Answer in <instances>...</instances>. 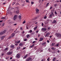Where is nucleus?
Segmentation results:
<instances>
[{
  "label": "nucleus",
  "instance_id": "obj_40",
  "mask_svg": "<svg viewBox=\"0 0 61 61\" xmlns=\"http://www.w3.org/2000/svg\"><path fill=\"white\" fill-rule=\"evenodd\" d=\"M44 19H46V16H45L44 17Z\"/></svg>",
  "mask_w": 61,
  "mask_h": 61
},
{
  "label": "nucleus",
  "instance_id": "obj_14",
  "mask_svg": "<svg viewBox=\"0 0 61 61\" xmlns=\"http://www.w3.org/2000/svg\"><path fill=\"white\" fill-rule=\"evenodd\" d=\"M5 37V36H2L1 38V40H3Z\"/></svg>",
  "mask_w": 61,
  "mask_h": 61
},
{
  "label": "nucleus",
  "instance_id": "obj_35",
  "mask_svg": "<svg viewBox=\"0 0 61 61\" xmlns=\"http://www.w3.org/2000/svg\"><path fill=\"white\" fill-rule=\"evenodd\" d=\"M50 59V58H49V57H48L47 59V60H48V61H49Z\"/></svg>",
  "mask_w": 61,
  "mask_h": 61
},
{
  "label": "nucleus",
  "instance_id": "obj_12",
  "mask_svg": "<svg viewBox=\"0 0 61 61\" xmlns=\"http://www.w3.org/2000/svg\"><path fill=\"white\" fill-rule=\"evenodd\" d=\"M50 35V33H48L46 34V35H45V37H47V36H48V35Z\"/></svg>",
  "mask_w": 61,
  "mask_h": 61
},
{
  "label": "nucleus",
  "instance_id": "obj_43",
  "mask_svg": "<svg viewBox=\"0 0 61 61\" xmlns=\"http://www.w3.org/2000/svg\"><path fill=\"white\" fill-rule=\"evenodd\" d=\"M24 40V41H26L27 40V39H25Z\"/></svg>",
  "mask_w": 61,
  "mask_h": 61
},
{
  "label": "nucleus",
  "instance_id": "obj_33",
  "mask_svg": "<svg viewBox=\"0 0 61 61\" xmlns=\"http://www.w3.org/2000/svg\"><path fill=\"white\" fill-rule=\"evenodd\" d=\"M48 5H49V3H48L46 4V7H47Z\"/></svg>",
  "mask_w": 61,
  "mask_h": 61
},
{
  "label": "nucleus",
  "instance_id": "obj_23",
  "mask_svg": "<svg viewBox=\"0 0 61 61\" xmlns=\"http://www.w3.org/2000/svg\"><path fill=\"white\" fill-rule=\"evenodd\" d=\"M5 18H6V17L5 16L4 17H2L1 18V19H5Z\"/></svg>",
  "mask_w": 61,
  "mask_h": 61
},
{
  "label": "nucleus",
  "instance_id": "obj_18",
  "mask_svg": "<svg viewBox=\"0 0 61 61\" xmlns=\"http://www.w3.org/2000/svg\"><path fill=\"white\" fill-rule=\"evenodd\" d=\"M20 41H15V43H17V44H19V43H20Z\"/></svg>",
  "mask_w": 61,
  "mask_h": 61
},
{
  "label": "nucleus",
  "instance_id": "obj_21",
  "mask_svg": "<svg viewBox=\"0 0 61 61\" xmlns=\"http://www.w3.org/2000/svg\"><path fill=\"white\" fill-rule=\"evenodd\" d=\"M27 55H26L25 56H24V57H23V58L24 59H25V58H26V57L27 56Z\"/></svg>",
  "mask_w": 61,
  "mask_h": 61
},
{
  "label": "nucleus",
  "instance_id": "obj_62",
  "mask_svg": "<svg viewBox=\"0 0 61 61\" xmlns=\"http://www.w3.org/2000/svg\"><path fill=\"white\" fill-rule=\"evenodd\" d=\"M36 33H38V31L37 30V31H36Z\"/></svg>",
  "mask_w": 61,
  "mask_h": 61
},
{
  "label": "nucleus",
  "instance_id": "obj_32",
  "mask_svg": "<svg viewBox=\"0 0 61 61\" xmlns=\"http://www.w3.org/2000/svg\"><path fill=\"white\" fill-rule=\"evenodd\" d=\"M15 4V2H13L12 3V5H13L14 4Z\"/></svg>",
  "mask_w": 61,
  "mask_h": 61
},
{
  "label": "nucleus",
  "instance_id": "obj_55",
  "mask_svg": "<svg viewBox=\"0 0 61 61\" xmlns=\"http://www.w3.org/2000/svg\"><path fill=\"white\" fill-rule=\"evenodd\" d=\"M56 5H57L56 4L55 5H54V6H55V7L56 6Z\"/></svg>",
  "mask_w": 61,
  "mask_h": 61
},
{
  "label": "nucleus",
  "instance_id": "obj_50",
  "mask_svg": "<svg viewBox=\"0 0 61 61\" xmlns=\"http://www.w3.org/2000/svg\"><path fill=\"white\" fill-rule=\"evenodd\" d=\"M40 52H43V50H41V51H40Z\"/></svg>",
  "mask_w": 61,
  "mask_h": 61
},
{
  "label": "nucleus",
  "instance_id": "obj_6",
  "mask_svg": "<svg viewBox=\"0 0 61 61\" xmlns=\"http://www.w3.org/2000/svg\"><path fill=\"white\" fill-rule=\"evenodd\" d=\"M46 29L44 28H43L41 29V31L42 32H45L46 30Z\"/></svg>",
  "mask_w": 61,
  "mask_h": 61
},
{
  "label": "nucleus",
  "instance_id": "obj_38",
  "mask_svg": "<svg viewBox=\"0 0 61 61\" xmlns=\"http://www.w3.org/2000/svg\"><path fill=\"white\" fill-rule=\"evenodd\" d=\"M30 33H31V32H32V30H30Z\"/></svg>",
  "mask_w": 61,
  "mask_h": 61
},
{
  "label": "nucleus",
  "instance_id": "obj_31",
  "mask_svg": "<svg viewBox=\"0 0 61 61\" xmlns=\"http://www.w3.org/2000/svg\"><path fill=\"white\" fill-rule=\"evenodd\" d=\"M16 12L17 14H18L19 13V10L16 11Z\"/></svg>",
  "mask_w": 61,
  "mask_h": 61
},
{
  "label": "nucleus",
  "instance_id": "obj_63",
  "mask_svg": "<svg viewBox=\"0 0 61 61\" xmlns=\"http://www.w3.org/2000/svg\"><path fill=\"white\" fill-rule=\"evenodd\" d=\"M57 52H58V53H59V50H58L57 51Z\"/></svg>",
  "mask_w": 61,
  "mask_h": 61
},
{
  "label": "nucleus",
  "instance_id": "obj_45",
  "mask_svg": "<svg viewBox=\"0 0 61 61\" xmlns=\"http://www.w3.org/2000/svg\"><path fill=\"white\" fill-rule=\"evenodd\" d=\"M36 18H37V17H36L34 19V20H36Z\"/></svg>",
  "mask_w": 61,
  "mask_h": 61
},
{
  "label": "nucleus",
  "instance_id": "obj_3",
  "mask_svg": "<svg viewBox=\"0 0 61 61\" xmlns=\"http://www.w3.org/2000/svg\"><path fill=\"white\" fill-rule=\"evenodd\" d=\"M17 15H15L13 17V19L14 20H15L16 19H17Z\"/></svg>",
  "mask_w": 61,
  "mask_h": 61
},
{
  "label": "nucleus",
  "instance_id": "obj_39",
  "mask_svg": "<svg viewBox=\"0 0 61 61\" xmlns=\"http://www.w3.org/2000/svg\"><path fill=\"white\" fill-rule=\"evenodd\" d=\"M25 21H24L23 22V24H25Z\"/></svg>",
  "mask_w": 61,
  "mask_h": 61
},
{
  "label": "nucleus",
  "instance_id": "obj_59",
  "mask_svg": "<svg viewBox=\"0 0 61 61\" xmlns=\"http://www.w3.org/2000/svg\"><path fill=\"white\" fill-rule=\"evenodd\" d=\"M35 43V41H34L33 42V43Z\"/></svg>",
  "mask_w": 61,
  "mask_h": 61
},
{
  "label": "nucleus",
  "instance_id": "obj_49",
  "mask_svg": "<svg viewBox=\"0 0 61 61\" xmlns=\"http://www.w3.org/2000/svg\"><path fill=\"white\" fill-rule=\"evenodd\" d=\"M43 23H42L41 24V25L42 26H43Z\"/></svg>",
  "mask_w": 61,
  "mask_h": 61
},
{
  "label": "nucleus",
  "instance_id": "obj_41",
  "mask_svg": "<svg viewBox=\"0 0 61 61\" xmlns=\"http://www.w3.org/2000/svg\"><path fill=\"white\" fill-rule=\"evenodd\" d=\"M50 27H49L48 28V30H50Z\"/></svg>",
  "mask_w": 61,
  "mask_h": 61
},
{
  "label": "nucleus",
  "instance_id": "obj_30",
  "mask_svg": "<svg viewBox=\"0 0 61 61\" xmlns=\"http://www.w3.org/2000/svg\"><path fill=\"white\" fill-rule=\"evenodd\" d=\"M37 26H36V27H35L34 29V30H36V29L37 28Z\"/></svg>",
  "mask_w": 61,
  "mask_h": 61
},
{
  "label": "nucleus",
  "instance_id": "obj_16",
  "mask_svg": "<svg viewBox=\"0 0 61 61\" xmlns=\"http://www.w3.org/2000/svg\"><path fill=\"white\" fill-rule=\"evenodd\" d=\"M54 13L56 15V16H57V13L56 12V10L55 11Z\"/></svg>",
  "mask_w": 61,
  "mask_h": 61
},
{
  "label": "nucleus",
  "instance_id": "obj_34",
  "mask_svg": "<svg viewBox=\"0 0 61 61\" xmlns=\"http://www.w3.org/2000/svg\"><path fill=\"white\" fill-rule=\"evenodd\" d=\"M34 46V44H33L32 46H30V47H31V48H32V47Z\"/></svg>",
  "mask_w": 61,
  "mask_h": 61
},
{
  "label": "nucleus",
  "instance_id": "obj_2",
  "mask_svg": "<svg viewBox=\"0 0 61 61\" xmlns=\"http://www.w3.org/2000/svg\"><path fill=\"white\" fill-rule=\"evenodd\" d=\"M55 16V14H54V12H51V14H50V18H52V17H54Z\"/></svg>",
  "mask_w": 61,
  "mask_h": 61
},
{
  "label": "nucleus",
  "instance_id": "obj_54",
  "mask_svg": "<svg viewBox=\"0 0 61 61\" xmlns=\"http://www.w3.org/2000/svg\"><path fill=\"white\" fill-rule=\"evenodd\" d=\"M47 43H49V40H47Z\"/></svg>",
  "mask_w": 61,
  "mask_h": 61
},
{
  "label": "nucleus",
  "instance_id": "obj_44",
  "mask_svg": "<svg viewBox=\"0 0 61 61\" xmlns=\"http://www.w3.org/2000/svg\"><path fill=\"white\" fill-rule=\"evenodd\" d=\"M31 4H34V2H31Z\"/></svg>",
  "mask_w": 61,
  "mask_h": 61
},
{
  "label": "nucleus",
  "instance_id": "obj_36",
  "mask_svg": "<svg viewBox=\"0 0 61 61\" xmlns=\"http://www.w3.org/2000/svg\"><path fill=\"white\" fill-rule=\"evenodd\" d=\"M15 45L16 46H17L18 45V44H15Z\"/></svg>",
  "mask_w": 61,
  "mask_h": 61
},
{
  "label": "nucleus",
  "instance_id": "obj_56",
  "mask_svg": "<svg viewBox=\"0 0 61 61\" xmlns=\"http://www.w3.org/2000/svg\"><path fill=\"white\" fill-rule=\"evenodd\" d=\"M44 59H42L41 60V61H44Z\"/></svg>",
  "mask_w": 61,
  "mask_h": 61
},
{
  "label": "nucleus",
  "instance_id": "obj_7",
  "mask_svg": "<svg viewBox=\"0 0 61 61\" xmlns=\"http://www.w3.org/2000/svg\"><path fill=\"white\" fill-rule=\"evenodd\" d=\"M12 52H9L7 53V54L8 55H11V54H12Z\"/></svg>",
  "mask_w": 61,
  "mask_h": 61
},
{
  "label": "nucleus",
  "instance_id": "obj_60",
  "mask_svg": "<svg viewBox=\"0 0 61 61\" xmlns=\"http://www.w3.org/2000/svg\"><path fill=\"white\" fill-rule=\"evenodd\" d=\"M25 49V47H24L23 48V49Z\"/></svg>",
  "mask_w": 61,
  "mask_h": 61
},
{
  "label": "nucleus",
  "instance_id": "obj_19",
  "mask_svg": "<svg viewBox=\"0 0 61 61\" xmlns=\"http://www.w3.org/2000/svg\"><path fill=\"white\" fill-rule=\"evenodd\" d=\"M10 47L11 48H14V46L13 45L10 46Z\"/></svg>",
  "mask_w": 61,
  "mask_h": 61
},
{
  "label": "nucleus",
  "instance_id": "obj_53",
  "mask_svg": "<svg viewBox=\"0 0 61 61\" xmlns=\"http://www.w3.org/2000/svg\"><path fill=\"white\" fill-rule=\"evenodd\" d=\"M14 29H11V31H14Z\"/></svg>",
  "mask_w": 61,
  "mask_h": 61
},
{
  "label": "nucleus",
  "instance_id": "obj_58",
  "mask_svg": "<svg viewBox=\"0 0 61 61\" xmlns=\"http://www.w3.org/2000/svg\"><path fill=\"white\" fill-rule=\"evenodd\" d=\"M26 28L27 29H28V27H27V26H26Z\"/></svg>",
  "mask_w": 61,
  "mask_h": 61
},
{
  "label": "nucleus",
  "instance_id": "obj_10",
  "mask_svg": "<svg viewBox=\"0 0 61 61\" xmlns=\"http://www.w3.org/2000/svg\"><path fill=\"white\" fill-rule=\"evenodd\" d=\"M32 59V58H29L28 59L26 60V61H29V60H31Z\"/></svg>",
  "mask_w": 61,
  "mask_h": 61
},
{
  "label": "nucleus",
  "instance_id": "obj_61",
  "mask_svg": "<svg viewBox=\"0 0 61 61\" xmlns=\"http://www.w3.org/2000/svg\"><path fill=\"white\" fill-rule=\"evenodd\" d=\"M17 25L16 24H14V25Z\"/></svg>",
  "mask_w": 61,
  "mask_h": 61
},
{
  "label": "nucleus",
  "instance_id": "obj_25",
  "mask_svg": "<svg viewBox=\"0 0 61 61\" xmlns=\"http://www.w3.org/2000/svg\"><path fill=\"white\" fill-rule=\"evenodd\" d=\"M30 37V35L29 34H28L27 36V38H29Z\"/></svg>",
  "mask_w": 61,
  "mask_h": 61
},
{
  "label": "nucleus",
  "instance_id": "obj_22",
  "mask_svg": "<svg viewBox=\"0 0 61 61\" xmlns=\"http://www.w3.org/2000/svg\"><path fill=\"white\" fill-rule=\"evenodd\" d=\"M42 45H43V46H44V45H46V42H44V43H43L42 44Z\"/></svg>",
  "mask_w": 61,
  "mask_h": 61
},
{
  "label": "nucleus",
  "instance_id": "obj_52",
  "mask_svg": "<svg viewBox=\"0 0 61 61\" xmlns=\"http://www.w3.org/2000/svg\"><path fill=\"white\" fill-rule=\"evenodd\" d=\"M35 40H37V38H35Z\"/></svg>",
  "mask_w": 61,
  "mask_h": 61
},
{
  "label": "nucleus",
  "instance_id": "obj_29",
  "mask_svg": "<svg viewBox=\"0 0 61 61\" xmlns=\"http://www.w3.org/2000/svg\"><path fill=\"white\" fill-rule=\"evenodd\" d=\"M20 47H17V50H18V49H20Z\"/></svg>",
  "mask_w": 61,
  "mask_h": 61
},
{
  "label": "nucleus",
  "instance_id": "obj_27",
  "mask_svg": "<svg viewBox=\"0 0 61 61\" xmlns=\"http://www.w3.org/2000/svg\"><path fill=\"white\" fill-rule=\"evenodd\" d=\"M19 18L20 19H21V16L19 15Z\"/></svg>",
  "mask_w": 61,
  "mask_h": 61
},
{
  "label": "nucleus",
  "instance_id": "obj_51",
  "mask_svg": "<svg viewBox=\"0 0 61 61\" xmlns=\"http://www.w3.org/2000/svg\"><path fill=\"white\" fill-rule=\"evenodd\" d=\"M52 37V36H50V38H51V37Z\"/></svg>",
  "mask_w": 61,
  "mask_h": 61
},
{
  "label": "nucleus",
  "instance_id": "obj_64",
  "mask_svg": "<svg viewBox=\"0 0 61 61\" xmlns=\"http://www.w3.org/2000/svg\"><path fill=\"white\" fill-rule=\"evenodd\" d=\"M12 59V57H11L10 58V59Z\"/></svg>",
  "mask_w": 61,
  "mask_h": 61
},
{
  "label": "nucleus",
  "instance_id": "obj_9",
  "mask_svg": "<svg viewBox=\"0 0 61 61\" xmlns=\"http://www.w3.org/2000/svg\"><path fill=\"white\" fill-rule=\"evenodd\" d=\"M52 24H56V20H53V22H52Z\"/></svg>",
  "mask_w": 61,
  "mask_h": 61
},
{
  "label": "nucleus",
  "instance_id": "obj_17",
  "mask_svg": "<svg viewBox=\"0 0 61 61\" xmlns=\"http://www.w3.org/2000/svg\"><path fill=\"white\" fill-rule=\"evenodd\" d=\"M51 49H52V50H53L56 49V48H55V47H52L51 48Z\"/></svg>",
  "mask_w": 61,
  "mask_h": 61
},
{
  "label": "nucleus",
  "instance_id": "obj_47",
  "mask_svg": "<svg viewBox=\"0 0 61 61\" xmlns=\"http://www.w3.org/2000/svg\"><path fill=\"white\" fill-rule=\"evenodd\" d=\"M38 37H39V36H40V34H38Z\"/></svg>",
  "mask_w": 61,
  "mask_h": 61
},
{
  "label": "nucleus",
  "instance_id": "obj_37",
  "mask_svg": "<svg viewBox=\"0 0 61 61\" xmlns=\"http://www.w3.org/2000/svg\"><path fill=\"white\" fill-rule=\"evenodd\" d=\"M26 1L27 3H28L29 2L28 0H26Z\"/></svg>",
  "mask_w": 61,
  "mask_h": 61
},
{
  "label": "nucleus",
  "instance_id": "obj_48",
  "mask_svg": "<svg viewBox=\"0 0 61 61\" xmlns=\"http://www.w3.org/2000/svg\"><path fill=\"white\" fill-rule=\"evenodd\" d=\"M3 31H4V32H5V33L6 32V30H4Z\"/></svg>",
  "mask_w": 61,
  "mask_h": 61
},
{
  "label": "nucleus",
  "instance_id": "obj_4",
  "mask_svg": "<svg viewBox=\"0 0 61 61\" xmlns=\"http://www.w3.org/2000/svg\"><path fill=\"white\" fill-rule=\"evenodd\" d=\"M15 57L17 58H19L20 57V54H17L15 56Z\"/></svg>",
  "mask_w": 61,
  "mask_h": 61
},
{
  "label": "nucleus",
  "instance_id": "obj_1",
  "mask_svg": "<svg viewBox=\"0 0 61 61\" xmlns=\"http://www.w3.org/2000/svg\"><path fill=\"white\" fill-rule=\"evenodd\" d=\"M55 36H56L57 37H58V38L60 39L61 38V34L56 33L55 34Z\"/></svg>",
  "mask_w": 61,
  "mask_h": 61
},
{
  "label": "nucleus",
  "instance_id": "obj_15",
  "mask_svg": "<svg viewBox=\"0 0 61 61\" xmlns=\"http://www.w3.org/2000/svg\"><path fill=\"white\" fill-rule=\"evenodd\" d=\"M4 31H3V32H1L0 33V34L1 35H3V34H5V32H4Z\"/></svg>",
  "mask_w": 61,
  "mask_h": 61
},
{
  "label": "nucleus",
  "instance_id": "obj_20",
  "mask_svg": "<svg viewBox=\"0 0 61 61\" xmlns=\"http://www.w3.org/2000/svg\"><path fill=\"white\" fill-rule=\"evenodd\" d=\"M56 60V57H54L52 61H55Z\"/></svg>",
  "mask_w": 61,
  "mask_h": 61
},
{
  "label": "nucleus",
  "instance_id": "obj_24",
  "mask_svg": "<svg viewBox=\"0 0 61 61\" xmlns=\"http://www.w3.org/2000/svg\"><path fill=\"white\" fill-rule=\"evenodd\" d=\"M55 43H52V44H51V46H54V45H55Z\"/></svg>",
  "mask_w": 61,
  "mask_h": 61
},
{
  "label": "nucleus",
  "instance_id": "obj_5",
  "mask_svg": "<svg viewBox=\"0 0 61 61\" xmlns=\"http://www.w3.org/2000/svg\"><path fill=\"white\" fill-rule=\"evenodd\" d=\"M15 33H13L10 36V37H9V38H13L14 37V36H15Z\"/></svg>",
  "mask_w": 61,
  "mask_h": 61
},
{
  "label": "nucleus",
  "instance_id": "obj_13",
  "mask_svg": "<svg viewBox=\"0 0 61 61\" xmlns=\"http://www.w3.org/2000/svg\"><path fill=\"white\" fill-rule=\"evenodd\" d=\"M36 14H38V11H39V10L38 9H36Z\"/></svg>",
  "mask_w": 61,
  "mask_h": 61
},
{
  "label": "nucleus",
  "instance_id": "obj_28",
  "mask_svg": "<svg viewBox=\"0 0 61 61\" xmlns=\"http://www.w3.org/2000/svg\"><path fill=\"white\" fill-rule=\"evenodd\" d=\"M23 45V44L22 43H21L19 44L20 46H22Z\"/></svg>",
  "mask_w": 61,
  "mask_h": 61
},
{
  "label": "nucleus",
  "instance_id": "obj_11",
  "mask_svg": "<svg viewBox=\"0 0 61 61\" xmlns=\"http://www.w3.org/2000/svg\"><path fill=\"white\" fill-rule=\"evenodd\" d=\"M40 39L39 40V41H43V40H44V38H40Z\"/></svg>",
  "mask_w": 61,
  "mask_h": 61
},
{
  "label": "nucleus",
  "instance_id": "obj_26",
  "mask_svg": "<svg viewBox=\"0 0 61 61\" xmlns=\"http://www.w3.org/2000/svg\"><path fill=\"white\" fill-rule=\"evenodd\" d=\"M8 50V48H5L4 49V51H6V50Z\"/></svg>",
  "mask_w": 61,
  "mask_h": 61
},
{
  "label": "nucleus",
  "instance_id": "obj_46",
  "mask_svg": "<svg viewBox=\"0 0 61 61\" xmlns=\"http://www.w3.org/2000/svg\"><path fill=\"white\" fill-rule=\"evenodd\" d=\"M10 10H12V9H14V8H10Z\"/></svg>",
  "mask_w": 61,
  "mask_h": 61
},
{
  "label": "nucleus",
  "instance_id": "obj_42",
  "mask_svg": "<svg viewBox=\"0 0 61 61\" xmlns=\"http://www.w3.org/2000/svg\"><path fill=\"white\" fill-rule=\"evenodd\" d=\"M5 25V23H3L2 24V25L3 26H4V25Z\"/></svg>",
  "mask_w": 61,
  "mask_h": 61
},
{
  "label": "nucleus",
  "instance_id": "obj_57",
  "mask_svg": "<svg viewBox=\"0 0 61 61\" xmlns=\"http://www.w3.org/2000/svg\"><path fill=\"white\" fill-rule=\"evenodd\" d=\"M2 21L3 20H0V23H1Z\"/></svg>",
  "mask_w": 61,
  "mask_h": 61
},
{
  "label": "nucleus",
  "instance_id": "obj_8",
  "mask_svg": "<svg viewBox=\"0 0 61 61\" xmlns=\"http://www.w3.org/2000/svg\"><path fill=\"white\" fill-rule=\"evenodd\" d=\"M59 46V44L58 43H57V44L56 45H55L54 46V47H58Z\"/></svg>",
  "mask_w": 61,
  "mask_h": 61
}]
</instances>
